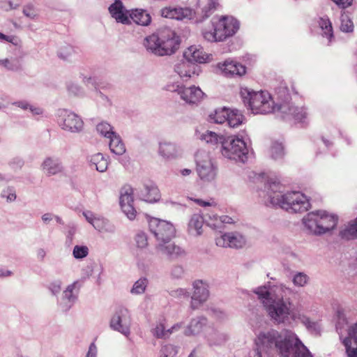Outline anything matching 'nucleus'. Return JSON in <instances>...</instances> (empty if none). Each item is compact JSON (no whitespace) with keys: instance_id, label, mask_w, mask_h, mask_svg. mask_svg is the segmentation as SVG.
<instances>
[{"instance_id":"31","label":"nucleus","mask_w":357,"mask_h":357,"mask_svg":"<svg viewBox=\"0 0 357 357\" xmlns=\"http://www.w3.org/2000/svg\"><path fill=\"white\" fill-rule=\"evenodd\" d=\"M342 239L351 240L357 238V226L354 222L349 223L340 232Z\"/></svg>"},{"instance_id":"17","label":"nucleus","mask_w":357,"mask_h":357,"mask_svg":"<svg viewBox=\"0 0 357 357\" xmlns=\"http://www.w3.org/2000/svg\"><path fill=\"white\" fill-rule=\"evenodd\" d=\"M160 13L163 17L176 20L190 19L192 16V10L188 8L165 7Z\"/></svg>"},{"instance_id":"35","label":"nucleus","mask_w":357,"mask_h":357,"mask_svg":"<svg viewBox=\"0 0 357 357\" xmlns=\"http://www.w3.org/2000/svg\"><path fill=\"white\" fill-rule=\"evenodd\" d=\"M255 293L258 295L264 306L266 307L273 299L271 296V294L265 287H259Z\"/></svg>"},{"instance_id":"33","label":"nucleus","mask_w":357,"mask_h":357,"mask_svg":"<svg viewBox=\"0 0 357 357\" xmlns=\"http://www.w3.org/2000/svg\"><path fill=\"white\" fill-rule=\"evenodd\" d=\"M294 319H298L308 330L311 331L317 332L319 331V326L318 322L312 321L311 319L305 314H298V316L294 315Z\"/></svg>"},{"instance_id":"44","label":"nucleus","mask_w":357,"mask_h":357,"mask_svg":"<svg viewBox=\"0 0 357 357\" xmlns=\"http://www.w3.org/2000/svg\"><path fill=\"white\" fill-rule=\"evenodd\" d=\"M307 275L303 273H297L293 279L294 284L299 287H303L305 284H307Z\"/></svg>"},{"instance_id":"26","label":"nucleus","mask_w":357,"mask_h":357,"mask_svg":"<svg viewBox=\"0 0 357 357\" xmlns=\"http://www.w3.org/2000/svg\"><path fill=\"white\" fill-rule=\"evenodd\" d=\"M84 215L87 221L97 230L102 231L106 229L107 221L105 218L96 217L91 213H84Z\"/></svg>"},{"instance_id":"30","label":"nucleus","mask_w":357,"mask_h":357,"mask_svg":"<svg viewBox=\"0 0 357 357\" xmlns=\"http://www.w3.org/2000/svg\"><path fill=\"white\" fill-rule=\"evenodd\" d=\"M43 169L47 174L53 175L59 172L61 167L57 161L47 158L43 164Z\"/></svg>"},{"instance_id":"64","label":"nucleus","mask_w":357,"mask_h":357,"mask_svg":"<svg viewBox=\"0 0 357 357\" xmlns=\"http://www.w3.org/2000/svg\"><path fill=\"white\" fill-rule=\"evenodd\" d=\"M42 219L44 222H47L48 220H51V215L49 213L44 214L42 217Z\"/></svg>"},{"instance_id":"11","label":"nucleus","mask_w":357,"mask_h":357,"mask_svg":"<svg viewBox=\"0 0 357 357\" xmlns=\"http://www.w3.org/2000/svg\"><path fill=\"white\" fill-rule=\"evenodd\" d=\"M131 318L128 310L124 307H119L114 313L110 321V326L126 336L130 333Z\"/></svg>"},{"instance_id":"49","label":"nucleus","mask_w":357,"mask_h":357,"mask_svg":"<svg viewBox=\"0 0 357 357\" xmlns=\"http://www.w3.org/2000/svg\"><path fill=\"white\" fill-rule=\"evenodd\" d=\"M23 13L31 19L37 16V11L32 4L26 5L23 8Z\"/></svg>"},{"instance_id":"34","label":"nucleus","mask_w":357,"mask_h":357,"mask_svg":"<svg viewBox=\"0 0 357 357\" xmlns=\"http://www.w3.org/2000/svg\"><path fill=\"white\" fill-rule=\"evenodd\" d=\"M160 153L167 158L174 156L176 153V146L169 142L160 144Z\"/></svg>"},{"instance_id":"20","label":"nucleus","mask_w":357,"mask_h":357,"mask_svg":"<svg viewBox=\"0 0 357 357\" xmlns=\"http://www.w3.org/2000/svg\"><path fill=\"white\" fill-rule=\"evenodd\" d=\"M109 12L112 17L114 18L117 22H121L123 24H130V17H128V12L120 0H116L109 7Z\"/></svg>"},{"instance_id":"29","label":"nucleus","mask_w":357,"mask_h":357,"mask_svg":"<svg viewBox=\"0 0 357 357\" xmlns=\"http://www.w3.org/2000/svg\"><path fill=\"white\" fill-rule=\"evenodd\" d=\"M206 324V319L199 318L194 319L191 321L186 331L187 335H196L199 334L203 330V327Z\"/></svg>"},{"instance_id":"13","label":"nucleus","mask_w":357,"mask_h":357,"mask_svg":"<svg viewBox=\"0 0 357 357\" xmlns=\"http://www.w3.org/2000/svg\"><path fill=\"white\" fill-rule=\"evenodd\" d=\"M59 123L62 129L71 132H78L83 127V121L73 112L66 110L60 112Z\"/></svg>"},{"instance_id":"56","label":"nucleus","mask_w":357,"mask_h":357,"mask_svg":"<svg viewBox=\"0 0 357 357\" xmlns=\"http://www.w3.org/2000/svg\"><path fill=\"white\" fill-rule=\"evenodd\" d=\"M1 65L3 66L8 70H15V68H17V66L14 65L12 62H10V61L8 59H2Z\"/></svg>"},{"instance_id":"58","label":"nucleus","mask_w":357,"mask_h":357,"mask_svg":"<svg viewBox=\"0 0 357 357\" xmlns=\"http://www.w3.org/2000/svg\"><path fill=\"white\" fill-rule=\"evenodd\" d=\"M331 24V21L328 18L321 17L319 21V25L320 28H327Z\"/></svg>"},{"instance_id":"8","label":"nucleus","mask_w":357,"mask_h":357,"mask_svg":"<svg viewBox=\"0 0 357 357\" xmlns=\"http://www.w3.org/2000/svg\"><path fill=\"white\" fill-rule=\"evenodd\" d=\"M222 153L223 155L229 159L244 162L247 158L248 151L243 139L229 137L222 143Z\"/></svg>"},{"instance_id":"25","label":"nucleus","mask_w":357,"mask_h":357,"mask_svg":"<svg viewBox=\"0 0 357 357\" xmlns=\"http://www.w3.org/2000/svg\"><path fill=\"white\" fill-rule=\"evenodd\" d=\"M109 139V149L111 151L117 155H121L126 151L125 145L115 133L108 137Z\"/></svg>"},{"instance_id":"40","label":"nucleus","mask_w":357,"mask_h":357,"mask_svg":"<svg viewBox=\"0 0 357 357\" xmlns=\"http://www.w3.org/2000/svg\"><path fill=\"white\" fill-rule=\"evenodd\" d=\"M340 29L344 32H351L353 31V22L349 18L347 15L342 16Z\"/></svg>"},{"instance_id":"22","label":"nucleus","mask_w":357,"mask_h":357,"mask_svg":"<svg viewBox=\"0 0 357 357\" xmlns=\"http://www.w3.org/2000/svg\"><path fill=\"white\" fill-rule=\"evenodd\" d=\"M141 198L147 202H156L160 199L158 188L151 181L144 183L140 190Z\"/></svg>"},{"instance_id":"63","label":"nucleus","mask_w":357,"mask_h":357,"mask_svg":"<svg viewBox=\"0 0 357 357\" xmlns=\"http://www.w3.org/2000/svg\"><path fill=\"white\" fill-rule=\"evenodd\" d=\"M51 289L53 292H58L61 289V287L59 284H52L51 287Z\"/></svg>"},{"instance_id":"41","label":"nucleus","mask_w":357,"mask_h":357,"mask_svg":"<svg viewBox=\"0 0 357 357\" xmlns=\"http://www.w3.org/2000/svg\"><path fill=\"white\" fill-rule=\"evenodd\" d=\"M206 222L208 226L213 229H221V219L220 216L213 214L208 215V218L206 219Z\"/></svg>"},{"instance_id":"60","label":"nucleus","mask_w":357,"mask_h":357,"mask_svg":"<svg viewBox=\"0 0 357 357\" xmlns=\"http://www.w3.org/2000/svg\"><path fill=\"white\" fill-rule=\"evenodd\" d=\"M183 273V268L181 266H176L172 272V274L175 278H179Z\"/></svg>"},{"instance_id":"43","label":"nucleus","mask_w":357,"mask_h":357,"mask_svg":"<svg viewBox=\"0 0 357 357\" xmlns=\"http://www.w3.org/2000/svg\"><path fill=\"white\" fill-rule=\"evenodd\" d=\"M202 139L207 143L216 144L218 142V135L214 132L207 130L205 133L202 134Z\"/></svg>"},{"instance_id":"36","label":"nucleus","mask_w":357,"mask_h":357,"mask_svg":"<svg viewBox=\"0 0 357 357\" xmlns=\"http://www.w3.org/2000/svg\"><path fill=\"white\" fill-rule=\"evenodd\" d=\"M271 153L273 159L281 158L284 155V147L282 143L275 142L271 147Z\"/></svg>"},{"instance_id":"9","label":"nucleus","mask_w":357,"mask_h":357,"mask_svg":"<svg viewBox=\"0 0 357 357\" xmlns=\"http://www.w3.org/2000/svg\"><path fill=\"white\" fill-rule=\"evenodd\" d=\"M197 171L200 178L206 182L214 180L216 177L217 170L210 155L199 151L195 155Z\"/></svg>"},{"instance_id":"15","label":"nucleus","mask_w":357,"mask_h":357,"mask_svg":"<svg viewBox=\"0 0 357 357\" xmlns=\"http://www.w3.org/2000/svg\"><path fill=\"white\" fill-rule=\"evenodd\" d=\"M132 190L130 188H123L121 192L120 205L128 218L132 220L135 218L136 211L132 206Z\"/></svg>"},{"instance_id":"62","label":"nucleus","mask_w":357,"mask_h":357,"mask_svg":"<svg viewBox=\"0 0 357 357\" xmlns=\"http://www.w3.org/2000/svg\"><path fill=\"white\" fill-rule=\"evenodd\" d=\"M220 219H221V228L223 227V225L224 224H230L232 222V219L231 218L227 216V215H222V216H220Z\"/></svg>"},{"instance_id":"46","label":"nucleus","mask_w":357,"mask_h":357,"mask_svg":"<svg viewBox=\"0 0 357 357\" xmlns=\"http://www.w3.org/2000/svg\"><path fill=\"white\" fill-rule=\"evenodd\" d=\"M176 328H177V326H174L172 328V331H167V332H169L171 333L172 331L175 330ZM155 335L158 337H161V338L166 337L167 331H165V326L163 324H160L157 325V326L155 328Z\"/></svg>"},{"instance_id":"12","label":"nucleus","mask_w":357,"mask_h":357,"mask_svg":"<svg viewBox=\"0 0 357 357\" xmlns=\"http://www.w3.org/2000/svg\"><path fill=\"white\" fill-rule=\"evenodd\" d=\"M169 90L177 91L181 98L186 103L197 105L204 98V93L202 89L195 86L185 87L183 86L177 85L176 89Z\"/></svg>"},{"instance_id":"37","label":"nucleus","mask_w":357,"mask_h":357,"mask_svg":"<svg viewBox=\"0 0 357 357\" xmlns=\"http://www.w3.org/2000/svg\"><path fill=\"white\" fill-rule=\"evenodd\" d=\"M148 284L146 278H140L136 281L131 289V293L135 294H141L144 292Z\"/></svg>"},{"instance_id":"32","label":"nucleus","mask_w":357,"mask_h":357,"mask_svg":"<svg viewBox=\"0 0 357 357\" xmlns=\"http://www.w3.org/2000/svg\"><path fill=\"white\" fill-rule=\"evenodd\" d=\"M243 120V114L238 110H229L227 123L230 127L235 128L241 125Z\"/></svg>"},{"instance_id":"57","label":"nucleus","mask_w":357,"mask_h":357,"mask_svg":"<svg viewBox=\"0 0 357 357\" xmlns=\"http://www.w3.org/2000/svg\"><path fill=\"white\" fill-rule=\"evenodd\" d=\"M336 4L344 8L351 4L352 0H333Z\"/></svg>"},{"instance_id":"28","label":"nucleus","mask_w":357,"mask_h":357,"mask_svg":"<svg viewBox=\"0 0 357 357\" xmlns=\"http://www.w3.org/2000/svg\"><path fill=\"white\" fill-rule=\"evenodd\" d=\"M229 110L225 107L215 109L213 113L209 115L210 121L218 124L225 123L227 120Z\"/></svg>"},{"instance_id":"23","label":"nucleus","mask_w":357,"mask_h":357,"mask_svg":"<svg viewBox=\"0 0 357 357\" xmlns=\"http://www.w3.org/2000/svg\"><path fill=\"white\" fill-rule=\"evenodd\" d=\"M130 20L142 26H148L151 22L150 14L143 9H133L128 15Z\"/></svg>"},{"instance_id":"24","label":"nucleus","mask_w":357,"mask_h":357,"mask_svg":"<svg viewBox=\"0 0 357 357\" xmlns=\"http://www.w3.org/2000/svg\"><path fill=\"white\" fill-rule=\"evenodd\" d=\"M203 225V217L199 214H194L188 223V231L193 235H200L202 233Z\"/></svg>"},{"instance_id":"54","label":"nucleus","mask_w":357,"mask_h":357,"mask_svg":"<svg viewBox=\"0 0 357 357\" xmlns=\"http://www.w3.org/2000/svg\"><path fill=\"white\" fill-rule=\"evenodd\" d=\"M323 33H322V35L323 36L327 38L329 41L331 40V39L333 38V27H332V24H330V26L327 27V28H321Z\"/></svg>"},{"instance_id":"7","label":"nucleus","mask_w":357,"mask_h":357,"mask_svg":"<svg viewBox=\"0 0 357 357\" xmlns=\"http://www.w3.org/2000/svg\"><path fill=\"white\" fill-rule=\"evenodd\" d=\"M337 220L336 215L325 211L310 212L303 219L305 227L314 234H325L333 229L337 225Z\"/></svg>"},{"instance_id":"18","label":"nucleus","mask_w":357,"mask_h":357,"mask_svg":"<svg viewBox=\"0 0 357 357\" xmlns=\"http://www.w3.org/2000/svg\"><path fill=\"white\" fill-rule=\"evenodd\" d=\"M174 70L184 80L198 75L199 67L192 61L186 59L181 61L175 65Z\"/></svg>"},{"instance_id":"45","label":"nucleus","mask_w":357,"mask_h":357,"mask_svg":"<svg viewBox=\"0 0 357 357\" xmlns=\"http://www.w3.org/2000/svg\"><path fill=\"white\" fill-rule=\"evenodd\" d=\"M343 344L346 347V351L349 357H357V344L356 347H353L349 339H344Z\"/></svg>"},{"instance_id":"4","label":"nucleus","mask_w":357,"mask_h":357,"mask_svg":"<svg viewBox=\"0 0 357 357\" xmlns=\"http://www.w3.org/2000/svg\"><path fill=\"white\" fill-rule=\"evenodd\" d=\"M280 188L279 183L269 185L267 194L272 205L294 213H302L308 209L309 202L303 193L294 191L282 195Z\"/></svg>"},{"instance_id":"51","label":"nucleus","mask_w":357,"mask_h":357,"mask_svg":"<svg viewBox=\"0 0 357 357\" xmlns=\"http://www.w3.org/2000/svg\"><path fill=\"white\" fill-rule=\"evenodd\" d=\"M74 50L70 46H66L60 50L59 56L62 59H68L73 53Z\"/></svg>"},{"instance_id":"2","label":"nucleus","mask_w":357,"mask_h":357,"mask_svg":"<svg viewBox=\"0 0 357 357\" xmlns=\"http://www.w3.org/2000/svg\"><path fill=\"white\" fill-rule=\"evenodd\" d=\"M285 100L283 102L275 103L271 94L266 91H255L248 88H241L240 96L244 104L248 107L254 114H266L280 111L282 113L293 116L296 119H301L305 116L298 112L299 109L291 105L290 96L287 91H283Z\"/></svg>"},{"instance_id":"16","label":"nucleus","mask_w":357,"mask_h":357,"mask_svg":"<svg viewBox=\"0 0 357 357\" xmlns=\"http://www.w3.org/2000/svg\"><path fill=\"white\" fill-rule=\"evenodd\" d=\"M193 287L195 291L192 296L191 307L192 309H196L208 299L209 291L208 285L202 280L195 281Z\"/></svg>"},{"instance_id":"53","label":"nucleus","mask_w":357,"mask_h":357,"mask_svg":"<svg viewBox=\"0 0 357 357\" xmlns=\"http://www.w3.org/2000/svg\"><path fill=\"white\" fill-rule=\"evenodd\" d=\"M191 200H192L195 203H196L197 204H198L199 206H203V207H205V206H215L216 204L215 203V202L212 201H204L201 199H193V198H190Z\"/></svg>"},{"instance_id":"19","label":"nucleus","mask_w":357,"mask_h":357,"mask_svg":"<svg viewBox=\"0 0 357 357\" xmlns=\"http://www.w3.org/2000/svg\"><path fill=\"white\" fill-rule=\"evenodd\" d=\"M186 59L192 62L204 63L209 59V55L204 51L200 45H191L184 52Z\"/></svg>"},{"instance_id":"50","label":"nucleus","mask_w":357,"mask_h":357,"mask_svg":"<svg viewBox=\"0 0 357 357\" xmlns=\"http://www.w3.org/2000/svg\"><path fill=\"white\" fill-rule=\"evenodd\" d=\"M135 241H136L137 245L139 248H145L148 244L147 237L144 233L137 234L135 237Z\"/></svg>"},{"instance_id":"5","label":"nucleus","mask_w":357,"mask_h":357,"mask_svg":"<svg viewBox=\"0 0 357 357\" xmlns=\"http://www.w3.org/2000/svg\"><path fill=\"white\" fill-rule=\"evenodd\" d=\"M149 227L150 231L159 241L156 248L158 252L170 256H177L182 252L179 247L171 242L175 234L173 225L158 218H151L149 221Z\"/></svg>"},{"instance_id":"38","label":"nucleus","mask_w":357,"mask_h":357,"mask_svg":"<svg viewBox=\"0 0 357 357\" xmlns=\"http://www.w3.org/2000/svg\"><path fill=\"white\" fill-rule=\"evenodd\" d=\"M178 353L177 349L172 344H167L162 347L160 357H175Z\"/></svg>"},{"instance_id":"55","label":"nucleus","mask_w":357,"mask_h":357,"mask_svg":"<svg viewBox=\"0 0 357 357\" xmlns=\"http://www.w3.org/2000/svg\"><path fill=\"white\" fill-rule=\"evenodd\" d=\"M2 197H6L8 201H13L16 199L15 191L11 189H8L2 192Z\"/></svg>"},{"instance_id":"3","label":"nucleus","mask_w":357,"mask_h":357,"mask_svg":"<svg viewBox=\"0 0 357 357\" xmlns=\"http://www.w3.org/2000/svg\"><path fill=\"white\" fill-rule=\"evenodd\" d=\"M180 37L169 27H162L145 39L146 50L157 56L174 54L179 48Z\"/></svg>"},{"instance_id":"14","label":"nucleus","mask_w":357,"mask_h":357,"mask_svg":"<svg viewBox=\"0 0 357 357\" xmlns=\"http://www.w3.org/2000/svg\"><path fill=\"white\" fill-rule=\"evenodd\" d=\"M215 243L218 246L223 248H241L245 244V240L240 234L227 233L216 238Z\"/></svg>"},{"instance_id":"27","label":"nucleus","mask_w":357,"mask_h":357,"mask_svg":"<svg viewBox=\"0 0 357 357\" xmlns=\"http://www.w3.org/2000/svg\"><path fill=\"white\" fill-rule=\"evenodd\" d=\"M91 165L95 167L96 170L104 172L107 169L108 162L102 153H96L91 158Z\"/></svg>"},{"instance_id":"21","label":"nucleus","mask_w":357,"mask_h":357,"mask_svg":"<svg viewBox=\"0 0 357 357\" xmlns=\"http://www.w3.org/2000/svg\"><path fill=\"white\" fill-rule=\"evenodd\" d=\"M218 66L226 76H242L246 73L244 66L234 61L227 60L222 63H219Z\"/></svg>"},{"instance_id":"10","label":"nucleus","mask_w":357,"mask_h":357,"mask_svg":"<svg viewBox=\"0 0 357 357\" xmlns=\"http://www.w3.org/2000/svg\"><path fill=\"white\" fill-rule=\"evenodd\" d=\"M265 308L271 318L278 324L285 322L290 314V303L283 298L273 299Z\"/></svg>"},{"instance_id":"52","label":"nucleus","mask_w":357,"mask_h":357,"mask_svg":"<svg viewBox=\"0 0 357 357\" xmlns=\"http://www.w3.org/2000/svg\"><path fill=\"white\" fill-rule=\"evenodd\" d=\"M0 2L8 3V7L3 6L6 9H15L20 6L21 0H0Z\"/></svg>"},{"instance_id":"59","label":"nucleus","mask_w":357,"mask_h":357,"mask_svg":"<svg viewBox=\"0 0 357 357\" xmlns=\"http://www.w3.org/2000/svg\"><path fill=\"white\" fill-rule=\"evenodd\" d=\"M96 347L94 343H92L88 351V354L86 355V357H96Z\"/></svg>"},{"instance_id":"42","label":"nucleus","mask_w":357,"mask_h":357,"mask_svg":"<svg viewBox=\"0 0 357 357\" xmlns=\"http://www.w3.org/2000/svg\"><path fill=\"white\" fill-rule=\"evenodd\" d=\"M89 254V249L86 246L75 245L73 249V256L76 259H82Z\"/></svg>"},{"instance_id":"1","label":"nucleus","mask_w":357,"mask_h":357,"mask_svg":"<svg viewBox=\"0 0 357 357\" xmlns=\"http://www.w3.org/2000/svg\"><path fill=\"white\" fill-rule=\"evenodd\" d=\"M258 349H275L280 357H312L308 349L291 331L279 333L272 330L260 333L255 340Z\"/></svg>"},{"instance_id":"48","label":"nucleus","mask_w":357,"mask_h":357,"mask_svg":"<svg viewBox=\"0 0 357 357\" xmlns=\"http://www.w3.org/2000/svg\"><path fill=\"white\" fill-rule=\"evenodd\" d=\"M348 335L345 339H349L350 342L353 341L355 344H357V323L350 326Z\"/></svg>"},{"instance_id":"6","label":"nucleus","mask_w":357,"mask_h":357,"mask_svg":"<svg viewBox=\"0 0 357 357\" xmlns=\"http://www.w3.org/2000/svg\"><path fill=\"white\" fill-rule=\"evenodd\" d=\"M239 29L238 22L229 17L214 19L211 24L202 31L204 39L209 42L223 41L232 36Z\"/></svg>"},{"instance_id":"47","label":"nucleus","mask_w":357,"mask_h":357,"mask_svg":"<svg viewBox=\"0 0 357 357\" xmlns=\"http://www.w3.org/2000/svg\"><path fill=\"white\" fill-rule=\"evenodd\" d=\"M208 3L206 6L204 8V10L205 12V15L208 16L211 12L216 10L218 6H219L218 0H207Z\"/></svg>"},{"instance_id":"39","label":"nucleus","mask_w":357,"mask_h":357,"mask_svg":"<svg viewBox=\"0 0 357 357\" xmlns=\"http://www.w3.org/2000/svg\"><path fill=\"white\" fill-rule=\"evenodd\" d=\"M96 129L98 132H99L101 135H104L106 137H109L110 136H112L114 135V132L112 130L111 126L105 122H102L99 123Z\"/></svg>"},{"instance_id":"61","label":"nucleus","mask_w":357,"mask_h":357,"mask_svg":"<svg viewBox=\"0 0 357 357\" xmlns=\"http://www.w3.org/2000/svg\"><path fill=\"white\" fill-rule=\"evenodd\" d=\"M74 288H75V284L69 285L67 287L66 290L64 291L65 296L67 297L69 300L70 299V296L72 295L73 290L74 289Z\"/></svg>"}]
</instances>
